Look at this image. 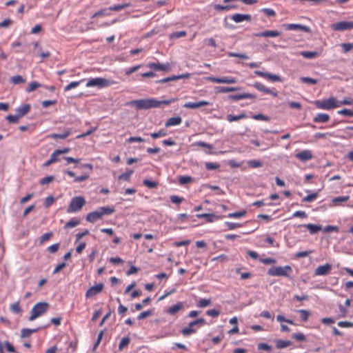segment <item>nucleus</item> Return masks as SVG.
<instances>
[{
    "label": "nucleus",
    "mask_w": 353,
    "mask_h": 353,
    "mask_svg": "<svg viewBox=\"0 0 353 353\" xmlns=\"http://www.w3.org/2000/svg\"><path fill=\"white\" fill-rule=\"evenodd\" d=\"M176 101V99L174 98L161 101L151 98L133 100L129 104L131 106L135 107L137 110H148L152 108H160L161 105H170Z\"/></svg>",
    "instance_id": "f257e3e1"
},
{
    "label": "nucleus",
    "mask_w": 353,
    "mask_h": 353,
    "mask_svg": "<svg viewBox=\"0 0 353 353\" xmlns=\"http://www.w3.org/2000/svg\"><path fill=\"white\" fill-rule=\"evenodd\" d=\"M114 212V209L113 208L109 206L101 207L97 210L88 213L85 219L90 223H94L101 219L103 215L112 214Z\"/></svg>",
    "instance_id": "f03ea898"
},
{
    "label": "nucleus",
    "mask_w": 353,
    "mask_h": 353,
    "mask_svg": "<svg viewBox=\"0 0 353 353\" xmlns=\"http://www.w3.org/2000/svg\"><path fill=\"white\" fill-rule=\"evenodd\" d=\"M50 305L46 302H39L35 304L30 312L29 321H32L37 318L42 316L49 310Z\"/></svg>",
    "instance_id": "7ed1b4c3"
},
{
    "label": "nucleus",
    "mask_w": 353,
    "mask_h": 353,
    "mask_svg": "<svg viewBox=\"0 0 353 353\" xmlns=\"http://www.w3.org/2000/svg\"><path fill=\"white\" fill-rule=\"evenodd\" d=\"M292 272V268L290 265L272 266L268 271V274L272 276H284L290 277Z\"/></svg>",
    "instance_id": "20e7f679"
},
{
    "label": "nucleus",
    "mask_w": 353,
    "mask_h": 353,
    "mask_svg": "<svg viewBox=\"0 0 353 353\" xmlns=\"http://www.w3.org/2000/svg\"><path fill=\"white\" fill-rule=\"evenodd\" d=\"M112 84V82L105 78L102 77H97L89 79L86 83V87H97L99 88H103L105 87H108Z\"/></svg>",
    "instance_id": "39448f33"
},
{
    "label": "nucleus",
    "mask_w": 353,
    "mask_h": 353,
    "mask_svg": "<svg viewBox=\"0 0 353 353\" xmlns=\"http://www.w3.org/2000/svg\"><path fill=\"white\" fill-rule=\"evenodd\" d=\"M85 203V200L82 196H74L72 199L67 212L68 213L78 212L83 208Z\"/></svg>",
    "instance_id": "423d86ee"
},
{
    "label": "nucleus",
    "mask_w": 353,
    "mask_h": 353,
    "mask_svg": "<svg viewBox=\"0 0 353 353\" xmlns=\"http://www.w3.org/2000/svg\"><path fill=\"white\" fill-rule=\"evenodd\" d=\"M314 104L317 108L323 110H331L339 106L338 102L334 97H331L323 101H316Z\"/></svg>",
    "instance_id": "0eeeda50"
},
{
    "label": "nucleus",
    "mask_w": 353,
    "mask_h": 353,
    "mask_svg": "<svg viewBox=\"0 0 353 353\" xmlns=\"http://www.w3.org/2000/svg\"><path fill=\"white\" fill-rule=\"evenodd\" d=\"M206 79L210 82L216 83H227V84H232L237 82V79L235 77H208Z\"/></svg>",
    "instance_id": "6e6552de"
},
{
    "label": "nucleus",
    "mask_w": 353,
    "mask_h": 353,
    "mask_svg": "<svg viewBox=\"0 0 353 353\" xmlns=\"http://www.w3.org/2000/svg\"><path fill=\"white\" fill-rule=\"evenodd\" d=\"M334 31H345L353 29V21H339L331 25Z\"/></svg>",
    "instance_id": "1a4fd4ad"
},
{
    "label": "nucleus",
    "mask_w": 353,
    "mask_h": 353,
    "mask_svg": "<svg viewBox=\"0 0 353 353\" xmlns=\"http://www.w3.org/2000/svg\"><path fill=\"white\" fill-rule=\"evenodd\" d=\"M147 66L150 69L157 71L169 72L171 70L172 67L169 63H149Z\"/></svg>",
    "instance_id": "9d476101"
},
{
    "label": "nucleus",
    "mask_w": 353,
    "mask_h": 353,
    "mask_svg": "<svg viewBox=\"0 0 353 353\" xmlns=\"http://www.w3.org/2000/svg\"><path fill=\"white\" fill-rule=\"evenodd\" d=\"M103 288V283H99L94 286L90 288L85 292V297L88 299L96 296L102 291Z\"/></svg>",
    "instance_id": "9b49d317"
},
{
    "label": "nucleus",
    "mask_w": 353,
    "mask_h": 353,
    "mask_svg": "<svg viewBox=\"0 0 353 353\" xmlns=\"http://www.w3.org/2000/svg\"><path fill=\"white\" fill-rule=\"evenodd\" d=\"M295 157L301 161H307L313 158V154L311 150H304L296 153Z\"/></svg>",
    "instance_id": "f8f14e48"
},
{
    "label": "nucleus",
    "mask_w": 353,
    "mask_h": 353,
    "mask_svg": "<svg viewBox=\"0 0 353 353\" xmlns=\"http://www.w3.org/2000/svg\"><path fill=\"white\" fill-rule=\"evenodd\" d=\"M231 19L235 23H241L244 21L250 22L252 20V17L250 14H248L236 13L232 15Z\"/></svg>",
    "instance_id": "ddd939ff"
},
{
    "label": "nucleus",
    "mask_w": 353,
    "mask_h": 353,
    "mask_svg": "<svg viewBox=\"0 0 353 353\" xmlns=\"http://www.w3.org/2000/svg\"><path fill=\"white\" fill-rule=\"evenodd\" d=\"M210 105V103L208 101H199L197 102H187L183 105L185 108L195 109L203 106Z\"/></svg>",
    "instance_id": "4468645a"
},
{
    "label": "nucleus",
    "mask_w": 353,
    "mask_h": 353,
    "mask_svg": "<svg viewBox=\"0 0 353 353\" xmlns=\"http://www.w3.org/2000/svg\"><path fill=\"white\" fill-rule=\"evenodd\" d=\"M332 270V265L329 263H326L323 265H320L315 269V275L316 276H325L330 272Z\"/></svg>",
    "instance_id": "2eb2a0df"
},
{
    "label": "nucleus",
    "mask_w": 353,
    "mask_h": 353,
    "mask_svg": "<svg viewBox=\"0 0 353 353\" xmlns=\"http://www.w3.org/2000/svg\"><path fill=\"white\" fill-rule=\"evenodd\" d=\"M254 87L259 91L263 92L265 94H272L274 97H277V92L267 88L261 83L256 82L254 84Z\"/></svg>",
    "instance_id": "dca6fc26"
},
{
    "label": "nucleus",
    "mask_w": 353,
    "mask_h": 353,
    "mask_svg": "<svg viewBox=\"0 0 353 353\" xmlns=\"http://www.w3.org/2000/svg\"><path fill=\"white\" fill-rule=\"evenodd\" d=\"M228 98L232 101H239L245 99H255L256 95L250 93H242L238 94H230Z\"/></svg>",
    "instance_id": "f3484780"
},
{
    "label": "nucleus",
    "mask_w": 353,
    "mask_h": 353,
    "mask_svg": "<svg viewBox=\"0 0 353 353\" xmlns=\"http://www.w3.org/2000/svg\"><path fill=\"white\" fill-rule=\"evenodd\" d=\"M283 26L288 30H301L303 32L309 31V28L307 26L301 25V24L290 23V24H285Z\"/></svg>",
    "instance_id": "a211bd4d"
},
{
    "label": "nucleus",
    "mask_w": 353,
    "mask_h": 353,
    "mask_svg": "<svg viewBox=\"0 0 353 353\" xmlns=\"http://www.w3.org/2000/svg\"><path fill=\"white\" fill-rule=\"evenodd\" d=\"M281 34V32L278 30H265L263 32L256 33L255 36L259 37H276L280 36Z\"/></svg>",
    "instance_id": "6ab92c4d"
},
{
    "label": "nucleus",
    "mask_w": 353,
    "mask_h": 353,
    "mask_svg": "<svg viewBox=\"0 0 353 353\" xmlns=\"http://www.w3.org/2000/svg\"><path fill=\"white\" fill-rule=\"evenodd\" d=\"M301 226L307 228L311 234H314L322 230V227L320 225H314L312 223L304 224Z\"/></svg>",
    "instance_id": "aec40b11"
},
{
    "label": "nucleus",
    "mask_w": 353,
    "mask_h": 353,
    "mask_svg": "<svg viewBox=\"0 0 353 353\" xmlns=\"http://www.w3.org/2000/svg\"><path fill=\"white\" fill-rule=\"evenodd\" d=\"M30 110V105L24 104L16 109L17 114L21 118L25 116Z\"/></svg>",
    "instance_id": "412c9836"
},
{
    "label": "nucleus",
    "mask_w": 353,
    "mask_h": 353,
    "mask_svg": "<svg viewBox=\"0 0 353 353\" xmlns=\"http://www.w3.org/2000/svg\"><path fill=\"white\" fill-rule=\"evenodd\" d=\"M330 116L325 113H318L313 119L315 123H326L329 121Z\"/></svg>",
    "instance_id": "4be33fe9"
},
{
    "label": "nucleus",
    "mask_w": 353,
    "mask_h": 353,
    "mask_svg": "<svg viewBox=\"0 0 353 353\" xmlns=\"http://www.w3.org/2000/svg\"><path fill=\"white\" fill-rule=\"evenodd\" d=\"M182 119L181 117H171L165 122V127L179 125L181 123Z\"/></svg>",
    "instance_id": "5701e85b"
},
{
    "label": "nucleus",
    "mask_w": 353,
    "mask_h": 353,
    "mask_svg": "<svg viewBox=\"0 0 353 353\" xmlns=\"http://www.w3.org/2000/svg\"><path fill=\"white\" fill-rule=\"evenodd\" d=\"M184 307V303L182 302H179L176 304L171 306L168 310L167 313L171 315H174L179 310H182Z\"/></svg>",
    "instance_id": "b1692460"
},
{
    "label": "nucleus",
    "mask_w": 353,
    "mask_h": 353,
    "mask_svg": "<svg viewBox=\"0 0 353 353\" xmlns=\"http://www.w3.org/2000/svg\"><path fill=\"white\" fill-rule=\"evenodd\" d=\"M241 88L239 87H224L219 86L216 88V90L217 93H227L230 92H234L237 90H240Z\"/></svg>",
    "instance_id": "393cba45"
},
{
    "label": "nucleus",
    "mask_w": 353,
    "mask_h": 353,
    "mask_svg": "<svg viewBox=\"0 0 353 353\" xmlns=\"http://www.w3.org/2000/svg\"><path fill=\"white\" fill-rule=\"evenodd\" d=\"M247 117H248V116L245 113H241L236 116L233 115V114H228V115H227L226 119L228 122L231 123L233 121H237L241 119H245Z\"/></svg>",
    "instance_id": "a878e982"
},
{
    "label": "nucleus",
    "mask_w": 353,
    "mask_h": 353,
    "mask_svg": "<svg viewBox=\"0 0 353 353\" xmlns=\"http://www.w3.org/2000/svg\"><path fill=\"white\" fill-rule=\"evenodd\" d=\"M59 161V156L56 152V151H54V152L50 155V159L43 164L44 167H48L52 163H54L57 161Z\"/></svg>",
    "instance_id": "bb28decb"
},
{
    "label": "nucleus",
    "mask_w": 353,
    "mask_h": 353,
    "mask_svg": "<svg viewBox=\"0 0 353 353\" xmlns=\"http://www.w3.org/2000/svg\"><path fill=\"white\" fill-rule=\"evenodd\" d=\"M236 8L237 6L235 5L222 6L219 4H215L214 6V8L217 11L230 10L232 9H236Z\"/></svg>",
    "instance_id": "cd10ccee"
},
{
    "label": "nucleus",
    "mask_w": 353,
    "mask_h": 353,
    "mask_svg": "<svg viewBox=\"0 0 353 353\" xmlns=\"http://www.w3.org/2000/svg\"><path fill=\"white\" fill-rule=\"evenodd\" d=\"M10 83L14 85L23 83L26 82V79L21 75L13 76L10 79Z\"/></svg>",
    "instance_id": "c85d7f7f"
},
{
    "label": "nucleus",
    "mask_w": 353,
    "mask_h": 353,
    "mask_svg": "<svg viewBox=\"0 0 353 353\" xmlns=\"http://www.w3.org/2000/svg\"><path fill=\"white\" fill-rule=\"evenodd\" d=\"M349 199L348 196H337L332 199V202L334 205H339L341 203L346 202Z\"/></svg>",
    "instance_id": "c756f323"
},
{
    "label": "nucleus",
    "mask_w": 353,
    "mask_h": 353,
    "mask_svg": "<svg viewBox=\"0 0 353 353\" xmlns=\"http://www.w3.org/2000/svg\"><path fill=\"white\" fill-rule=\"evenodd\" d=\"M205 324V320L203 318H200L195 321H191L190 323H189L188 325H190V327H199Z\"/></svg>",
    "instance_id": "7c9ffc66"
},
{
    "label": "nucleus",
    "mask_w": 353,
    "mask_h": 353,
    "mask_svg": "<svg viewBox=\"0 0 353 353\" xmlns=\"http://www.w3.org/2000/svg\"><path fill=\"white\" fill-rule=\"evenodd\" d=\"M292 344V342L290 341H284V340H277L276 341V346L279 349H283L290 346Z\"/></svg>",
    "instance_id": "2f4dec72"
},
{
    "label": "nucleus",
    "mask_w": 353,
    "mask_h": 353,
    "mask_svg": "<svg viewBox=\"0 0 353 353\" xmlns=\"http://www.w3.org/2000/svg\"><path fill=\"white\" fill-rule=\"evenodd\" d=\"M130 6L129 3H122V4H117L114 5L112 6L109 7L110 11H116L119 12L121 11L126 8H128Z\"/></svg>",
    "instance_id": "473e14b6"
},
{
    "label": "nucleus",
    "mask_w": 353,
    "mask_h": 353,
    "mask_svg": "<svg viewBox=\"0 0 353 353\" xmlns=\"http://www.w3.org/2000/svg\"><path fill=\"white\" fill-rule=\"evenodd\" d=\"M111 14L109 8L102 9L97 12H95L92 16V19L95 17H101V16H110Z\"/></svg>",
    "instance_id": "72a5a7b5"
},
{
    "label": "nucleus",
    "mask_w": 353,
    "mask_h": 353,
    "mask_svg": "<svg viewBox=\"0 0 353 353\" xmlns=\"http://www.w3.org/2000/svg\"><path fill=\"white\" fill-rule=\"evenodd\" d=\"M42 85L37 81H33L29 83L28 86L26 88V91L28 93L33 92L37 88L41 87Z\"/></svg>",
    "instance_id": "f704fd0d"
},
{
    "label": "nucleus",
    "mask_w": 353,
    "mask_h": 353,
    "mask_svg": "<svg viewBox=\"0 0 353 353\" xmlns=\"http://www.w3.org/2000/svg\"><path fill=\"white\" fill-rule=\"evenodd\" d=\"M130 339L128 336L123 337L119 344V350H122L130 344Z\"/></svg>",
    "instance_id": "c9c22d12"
},
{
    "label": "nucleus",
    "mask_w": 353,
    "mask_h": 353,
    "mask_svg": "<svg viewBox=\"0 0 353 353\" xmlns=\"http://www.w3.org/2000/svg\"><path fill=\"white\" fill-rule=\"evenodd\" d=\"M37 329H28L23 328L21 332V338H27L29 337L32 333H34L37 331Z\"/></svg>",
    "instance_id": "e433bc0d"
},
{
    "label": "nucleus",
    "mask_w": 353,
    "mask_h": 353,
    "mask_svg": "<svg viewBox=\"0 0 353 353\" xmlns=\"http://www.w3.org/2000/svg\"><path fill=\"white\" fill-rule=\"evenodd\" d=\"M196 330H197L196 328L190 327V325H188V327L183 328L181 330V333H182V334L183 336H189V335H190L192 334H194V333L196 332Z\"/></svg>",
    "instance_id": "4c0bfd02"
},
{
    "label": "nucleus",
    "mask_w": 353,
    "mask_h": 353,
    "mask_svg": "<svg viewBox=\"0 0 353 353\" xmlns=\"http://www.w3.org/2000/svg\"><path fill=\"white\" fill-rule=\"evenodd\" d=\"M10 310L14 314H21L22 312V310L20 307L19 303L16 302L10 305Z\"/></svg>",
    "instance_id": "58836bf2"
},
{
    "label": "nucleus",
    "mask_w": 353,
    "mask_h": 353,
    "mask_svg": "<svg viewBox=\"0 0 353 353\" xmlns=\"http://www.w3.org/2000/svg\"><path fill=\"white\" fill-rule=\"evenodd\" d=\"M196 217L199 219L206 218L207 221L212 222L214 221V218L215 217V215L214 214L203 213L196 214Z\"/></svg>",
    "instance_id": "ea45409f"
},
{
    "label": "nucleus",
    "mask_w": 353,
    "mask_h": 353,
    "mask_svg": "<svg viewBox=\"0 0 353 353\" xmlns=\"http://www.w3.org/2000/svg\"><path fill=\"white\" fill-rule=\"evenodd\" d=\"M84 80H81V81H72L71 83H70L68 85H66L65 88H64V91L65 92H68L73 88H77V86H79L80 85V83L81 82H83Z\"/></svg>",
    "instance_id": "a19ab883"
},
{
    "label": "nucleus",
    "mask_w": 353,
    "mask_h": 353,
    "mask_svg": "<svg viewBox=\"0 0 353 353\" xmlns=\"http://www.w3.org/2000/svg\"><path fill=\"white\" fill-rule=\"evenodd\" d=\"M300 54L303 56L304 58L306 59H312L317 56L316 52H312V51H302L300 52Z\"/></svg>",
    "instance_id": "79ce46f5"
},
{
    "label": "nucleus",
    "mask_w": 353,
    "mask_h": 353,
    "mask_svg": "<svg viewBox=\"0 0 353 353\" xmlns=\"http://www.w3.org/2000/svg\"><path fill=\"white\" fill-rule=\"evenodd\" d=\"M70 134H71V130H68L65 132L61 133V134H53L51 135V137L64 139L67 138Z\"/></svg>",
    "instance_id": "37998d69"
},
{
    "label": "nucleus",
    "mask_w": 353,
    "mask_h": 353,
    "mask_svg": "<svg viewBox=\"0 0 353 353\" xmlns=\"http://www.w3.org/2000/svg\"><path fill=\"white\" fill-rule=\"evenodd\" d=\"M80 221L76 219H72L67 222L64 226L65 229L74 228L79 224Z\"/></svg>",
    "instance_id": "c03bdc74"
},
{
    "label": "nucleus",
    "mask_w": 353,
    "mask_h": 353,
    "mask_svg": "<svg viewBox=\"0 0 353 353\" xmlns=\"http://www.w3.org/2000/svg\"><path fill=\"white\" fill-rule=\"evenodd\" d=\"M210 303H211L210 299H201L196 303V305L199 307L203 308V307H205L210 305Z\"/></svg>",
    "instance_id": "a18cd8bd"
},
{
    "label": "nucleus",
    "mask_w": 353,
    "mask_h": 353,
    "mask_svg": "<svg viewBox=\"0 0 353 353\" xmlns=\"http://www.w3.org/2000/svg\"><path fill=\"white\" fill-rule=\"evenodd\" d=\"M133 173L132 170H128L127 172L122 173L119 176V180H123V181H129L132 174Z\"/></svg>",
    "instance_id": "49530a36"
},
{
    "label": "nucleus",
    "mask_w": 353,
    "mask_h": 353,
    "mask_svg": "<svg viewBox=\"0 0 353 353\" xmlns=\"http://www.w3.org/2000/svg\"><path fill=\"white\" fill-rule=\"evenodd\" d=\"M318 196L317 192H312L303 198V201L304 202H312L314 201Z\"/></svg>",
    "instance_id": "de8ad7c7"
},
{
    "label": "nucleus",
    "mask_w": 353,
    "mask_h": 353,
    "mask_svg": "<svg viewBox=\"0 0 353 353\" xmlns=\"http://www.w3.org/2000/svg\"><path fill=\"white\" fill-rule=\"evenodd\" d=\"M167 135V132L164 130H160L158 132L150 133L151 137L153 139H157L159 137H163Z\"/></svg>",
    "instance_id": "09e8293b"
},
{
    "label": "nucleus",
    "mask_w": 353,
    "mask_h": 353,
    "mask_svg": "<svg viewBox=\"0 0 353 353\" xmlns=\"http://www.w3.org/2000/svg\"><path fill=\"white\" fill-rule=\"evenodd\" d=\"M245 214H246L245 211H241V212L230 213L226 216L228 218L239 219V218L244 216L245 215Z\"/></svg>",
    "instance_id": "8fccbe9b"
},
{
    "label": "nucleus",
    "mask_w": 353,
    "mask_h": 353,
    "mask_svg": "<svg viewBox=\"0 0 353 353\" xmlns=\"http://www.w3.org/2000/svg\"><path fill=\"white\" fill-rule=\"evenodd\" d=\"M341 47L345 53L350 52L353 50L352 43H343L341 44Z\"/></svg>",
    "instance_id": "3c124183"
},
{
    "label": "nucleus",
    "mask_w": 353,
    "mask_h": 353,
    "mask_svg": "<svg viewBox=\"0 0 353 353\" xmlns=\"http://www.w3.org/2000/svg\"><path fill=\"white\" fill-rule=\"evenodd\" d=\"M300 80L302 82H303V83H309V84H312V85H314V84H316L318 83V80L317 79H312V78L307 77H301Z\"/></svg>",
    "instance_id": "603ef678"
},
{
    "label": "nucleus",
    "mask_w": 353,
    "mask_h": 353,
    "mask_svg": "<svg viewBox=\"0 0 353 353\" xmlns=\"http://www.w3.org/2000/svg\"><path fill=\"white\" fill-rule=\"evenodd\" d=\"M143 183L148 188L152 189L157 187L158 183L156 181H152L148 179H144Z\"/></svg>",
    "instance_id": "864d4df0"
},
{
    "label": "nucleus",
    "mask_w": 353,
    "mask_h": 353,
    "mask_svg": "<svg viewBox=\"0 0 353 353\" xmlns=\"http://www.w3.org/2000/svg\"><path fill=\"white\" fill-rule=\"evenodd\" d=\"M248 164L253 168H261L263 165V163L259 160H250L248 162Z\"/></svg>",
    "instance_id": "5fc2aeb1"
},
{
    "label": "nucleus",
    "mask_w": 353,
    "mask_h": 353,
    "mask_svg": "<svg viewBox=\"0 0 353 353\" xmlns=\"http://www.w3.org/2000/svg\"><path fill=\"white\" fill-rule=\"evenodd\" d=\"M97 129V127H92L90 129H89L88 131H86L85 133L77 135V139H81V138H84L88 135H90L92 133L95 132Z\"/></svg>",
    "instance_id": "6e6d98bb"
},
{
    "label": "nucleus",
    "mask_w": 353,
    "mask_h": 353,
    "mask_svg": "<svg viewBox=\"0 0 353 353\" xmlns=\"http://www.w3.org/2000/svg\"><path fill=\"white\" fill-rule=\"evenodd\" d=\"M228 56L230 57H238V58H241V59H249V57L248 55H246L245 54H243V53H236V52H229L228 53Z\"/></svg>",
    "instance_id": "4d7b16f0"
},
{
    "label": "nucleus",
    "mask_w": 353,
    "mask_h": 353,
    "mask_svg": "<svg viewBox=\"0 0 353 353\" xmlns=\"http://www.w3.org/2000/svg\"><path fill=\"white\" fill-rule=\"evenodd\" d=\"M19 118L20 117L17 114L15 115L9 114L6 117V120L12 123H17Z\"/></svg>",
    "instance_id": "13d9d810"
},
{
    "label": "nucleus",
    "mask_w": 353,
    "mask_h": 353,
    "mask_svg": "<svg viewBox=\"0 0 353 353\" xmlns=\"http://www.w3.org/2000/svg\"><path fill=\"white\" fill-rule=\"evenodd\" d=\"M53 236V233L52 232H47V233H45L43 234L41 237H40V243L42 244L44 242L47 241L48 240H49L52 236Z\"/></svg>",
    "instance_id": "bf43d9fd"
},
{
    "label": "nucleus",
    "mask_w": 353,
    "mask_h": 353,
    "mask_svg": "<svg viewBox=\"0 0 353 353\" xmlns=\"http://www.w3.org/2000/svg\"><path fill=\"white\" fill-rule=\"evenodd\" d=\"M205 168L208 170H213L218 169L219 168V165L215 163L207 162L205 164Z\"/></svg>",
    "instance_id": "052dcab7"
},
{
    "label": "nucleus",
    "mask_w": 353,
    "mask_h": 353,
    "mask_svg": "<svg viewBox=\"0 0 353 353\" xmlns=\"http://www.w3.org/2000/svg\"><path fill=\"white\" fill-rule=\"evenodd\" d=\"M192 181V178L188 176H181L179 178V182L181 185L187 184Z\"/></svg>",
    "instance_id": "680f3d73"
},
{
    "label": "nucleus",
    "mask_w": 353,
    "mask_h": 353,
    "mask_svg": "<svg viewBox=\"0 0 353 353\" xmlns=\"http://www.w3.org/2000/svg\"><path fill=\"white\" fill-rule=\"evenodd\" d=\"M298 312L301 314V318L303 321H307L310 316V312L305 310H299Z\"/></svg>",
    "instance_id": "e2e57ef3"
},
{
    "label": "nucleus",
    "mask_w": 353,
    "mask_h": 353,
    "mask_svg": "<svg viewBox=\"0 0 353 353\" xmlns=\"http://www.w3.org/2000/svg\"><path fill=\"white\" fill-rule=\"evenodd\" d=\"M267 79H268L269 80H270L272 81H277V82L282 81V79L279 75L272 74L270 73H268Z\"/></svg>",
    "instance_id": "0e129e2a"
},
{
    "label": "nucleus",
    "mask_w": 353,
    "mask_h": 353,
    "mask_svg": "<svg viewBox=\"0 0 353 353\" xmlns=\"http://www.w3.org/2000/svg\"><path fill=\"white\" fill-rule=\"evenodd\" d=\"M186 35V32L185 31H179L175 32L171 34L170 38L171 39H179L183 37H185Z\"/></svg>",
    "instance_id": "69168bd1"
},
{
    "label": "nucleus",
    "mask_w": 353,
    "mask_h": 353,
    "mask_svg": "<svg viewBox=\"0 0 353 353\" xmlns=\"http://www.w3.org/2000/svg\"><path fill=\"white\" fill-rule=\"evenodd\" d=\"M54 177L53 176H48L40 180L41 185L48 184L54 180Z\"/></svg>",
    "instance_id": "338daca9"
},
{
    "label": "nucleus",
    "mask_w": 353,
    "mask_h": 353,
    "mask_svg": "<svg viewBox=\"0 0 353 353\" xmlns=\"http://www.w3.org/2000/svg\"><path fill=\"white\" fill-rule=\"evenodd\" d=\"M339 114L347 116V117H352L353 116V111L348 110V109H343L339 111H338Z\"/></svg>",
    "instance_id": "774afa93"
}]
</instances>
